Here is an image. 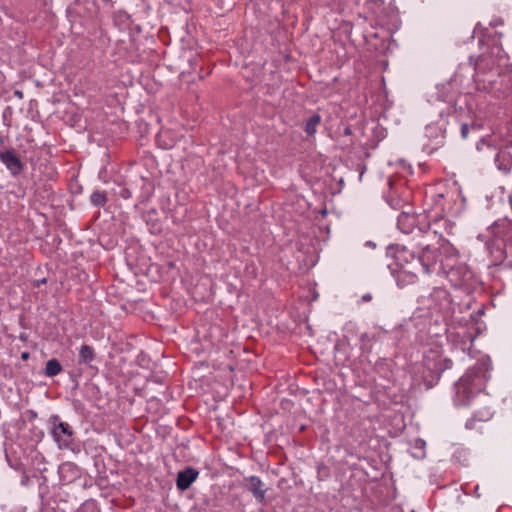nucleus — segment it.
<instances>
[{"label": "nucleus", "instance_id": "1", "mask_svg": "<svg viewBox=\"0 0 512 512\" xmlns=\"http://www.w3.org/2000/svg\"><path fill=\"white\" fill-rule=\"evenodd\" d=\"M488 378L483 365H476L467 370L455 384L454 403L457 406L468 405L472 398L485 388Z\"/></svg>", "mask_w": 512, "mask_h": 512}, {"label": "nucleus", "instance_id": "2", "mask_svg": "<svg viewBox=\"0 0 512 512\" xmlns=\"http://www.w3.org/2000/svg\"><path fill=\"white\" fill-rule=\"evenodd\" d=\"M408 250L405 247L399 249L396 253V260L400 265L399 270L396 272V282L400 288L406 287L408 285L414 284L417 281V273L420 270L415 264L412 262L411 268L404 266L401 262L406 261Z\"/></svg>", "mask_w": 512, "mask_h": 512}, {"label": "nucleus", "instance_id": "3", "mask_svg": "<svg viewBox=\"0 0 512 512\" xmlns=\"http://www.w3.org/2000/svg\"><path fill=\"white\" fill-rule=\"evenodd\" d=\"M442 269L447 274L449 281L454 286H462L467 284L471 278L472 273L468 266L464 263H458L457 265H449L448 263L442 262Z\"/></svg>", "mask_w": 512, "mask_h": 512}, {"label": "nucleus", "instance_id": "4", "mask_svg": "<svg viewBox=\"0 0 512 512\" xmlns=\"http://www.w3.org/2000/svg\"><path fill=\"white\" fill-rule=\"evenodd\" d=\"M51 433L60 449L68 448L73 442L72 428L68 423L58 421L57 416L54 418V424Z\"/></svg>", "mask_w": 512, "mask_h": 512}, {"label": "nucleus", "instance_id": "5", "mask_svg": "<svg viewBox=\"0 0 512 512\" xmlns=\"http://www.w3.org/2000/svg\"><path fill=\"white\" fill-rule=\"evenodd\" d=\"M408 255L411 257L415 266L421 269L425 274H430L434 270L437 262V255L428 245L423 248L422 253L418 257H415L409 252L407 256Z\"/></svg>", "mask_w": 512, "mask_h": 512}, {"label": "nucleus", "instance_id": "6", "mask_svg": "<svg viewBox=\"0 0 512 512\" xmlns=\"http://www.w3.org/2000/svg\"><path fill=\"white\" fill-rule=\"evenodd\" d=\"M0 160L13 175H18L22 171L23 165L12 150L1 151Z\"/></svg>", "mask_w": 512, "mask_h": 512}, {"label": "nucleus", "instance_id": "7", "mask_svg": "<svg viewBox=\"0 0 512 512\" xmlns=\"http://www.w3.org/2000/svg\"><path fill=\"white\" fill-rule=\"evenodd\" d=\"M247 489L253 494V496L260 502L265 499L267 487L257 476H250L245 479Z\"/></svg>", "mask_w": 512, "mask_h": 512}, {"label": "nucleus", "instance_id": "8", "mask_svg": "<svg viewBox=\"0 0 512 512\" xmlns=\"http://www.w3.org/2000/svg\"><path fill=\"white\" fill-rule=\"evenodd\" d=\"M198 471L193 468H187L183 471H180L177 476V487L178 489L184 491L187 490L191 484L197 479Z\"/></svg>", "mask_w": 512, "mask_h": 512}, {"label": "nucleus", "instance_id": "9", "mask_svg": "<svg viewBox=\"0 0 512 512\" xmlns=\"http://www.w3.org/2000/svg\"><path fill=\"white\" fill-rule=\"evenodd\" d=\"M95 359V351L90 345H82L79 350V362L89 364Z\"/></svg>", "mask_w": 512, "mask_h": 512}, {"label": "nucleus", "instance_id": "10", "mask_svg": "<svg viewBox=\"0 0 512 512\" xmlns=\"http://www.w3.org/2000/svg\"><path fill=\"white\" fill-rule=\"evenodd\" d=\"M495 162L499 170L506 172L512 165V158L509 154L501 152L496 155Z\"/></svg>", "mask_w": 512, "mask_h": 512}, {"label": "nucleus", "instance_id": "11", "mask_svg": "<svg viewBox=\"0 0 512 512\" xmlns=\"http://www.w3.org/2000/svg\"><path fill=\"white\" fill-rule=\"evenodd\" d=\"M62 371V366L57 359H50L47 361L45 366V375L48 377H54Z\"/></svg>", "mask_w": 512, "mask_h": 512}, {"label": "nucleus", "instance_id": "12", "mask_svg": "<svg viewBox=\"0 0 512 512\" xmlns=\"http://www.w3.org/2000/svg\"><path fill=\"white\" fill-rule=\"evenodd\" d=\"M510 129H512V124L510 125ZM485 145L488 146V147L493 146L495 148L496 147H500V148L505 147V148H507L509 146H512V140L506 141L504 143H497L493 138H489V139L482 138L480 140V142L477 144V149L479 151H481Z\"/></svg>", "mask_w": 512, "mask_h": 512}, {"label": "nucleus", "instance_id": "13", "mask_svg": "<svg viewBox=\"0 0 512 512\" xmlns=\"http://www.w3.org/2000/svg\"><path fill=\"white\" fill-rule=\"evenodd\" d=\"M321 122V117L319 114L312 115L305 123L304 130L309 135L312 136L317 131V126Z\"/></svg>", "mask_w": 512, "mask_h": 512}, {"label": "nucleus", "instance_id": "14", "mask_svg": "<svg viewBox=\"0 0 512 512\" xmlns=\"http://www.w3.org/2000/svg\"><path fill=\"white\" fill-rule=\"evenodd\" d=\"M107 201V198H106V194L102 191H95L92 195H91V202L95 205V206H104L105 203Z\"/></svg>", "mask_w": 512, "mask_h": 512}, {"label": "nucleus", "instance_id": "15", "mask_svg": "<svg viewBox=\"0 0 512 512\" xmlns=\"http://www.w3.org/2000/svg\"><path fill=\"white\" fill-rule=\"evenodd\" d=\"M425 131H426V135L428 137L443 138V133H444L443 130L437 128L434 125H427L425 128Z\"/></svg>", "mask_w": 512, "mask_h": 512}, {"label": "nucleus", "instance_id": "16", "mask_svg": "<svg viewBox=\"0 0 512 512\" xmlns=\"http://www.w3.org/2000/svg\"><path fill=\"white\" fill-rule=\"evenodd\" d=\"M414 222V217L413 216H410L409 214L407 213H402L399 217H398V225L399 227L405 232V233H408L409 231L408 230H404V228H402V226L405 224V223H409V224H412Z\"/></svg>", "mask_w": 512, "mask_h": 512}, {"label": "nucleus", "instance_id": "17", "mask_svg": "<svg viewBox=\"0 0 512 512\" xmlns=\"http://www.w3.org/2000/svg\"><path fill=\"white\" fill-rule=\"evenodd\" d=\"M73 469H74V466H73V464H71V463H64V464H62V465L59 467V471H60V473H64V472H66V471H71V470H73Z\"/></svg>", "mask_w": 512, "mask_h": 512}, {"label": "nucleus", "instance_id": "18", "mask_svg": "<svg viewBox=\"0 0 512 512\" xmlns=\"http://www.w3.org/2000/svg\"><path fill=\"white\" fill-rule=\"evenodd\" d=\"M433 295L438 298H447V292L443 289H435Z\"/></svg>", "mask_w": 512, "mask_h": 512}, {"label": "nucleus", "instance_id": "19", "mask_svg": "<svg viewBox=\"0 0 512 512\" xmlns=\"http://www.w3.org/2000/svg\"><path fill=\"white\" fill-rule=\"evenodd\" d=\"M508 253L512 255V240H510L506 245L504 249L505 257H507Z\"/></svg>", "mask_w": 512, "mask_h": 512}, {"label": "nucleus", "instance_id": "20", "mask_svg": "<svg viewBox=\"0 0 512 512\" xmlns=\"http://www.w3.org/2000/svg\"><path fill=\"white\" fill-rule=\"evenodd\" d=\"M468 131H469L468 125L467 124H463L462 127H461V134H462L463 138L467 137Z\"/></svg>", "mask_w": 512, "mask_h": 512}, {"label": "nucleus", "instance_id": "21", "mask_svg": "<svg viewBox=\"0 0 512 512\" xmlns=\"http://www.w3.org/2000/svg\"><path fill=\"white\" fill-rule=\"evenodd\" d=\"M360 339H361V342L364 344L366 340L367 341L369 340V336H368V334L365 333V334L361 335Z\"/></svg>", "mask_w": 512, "mask_h": 512}, {"label": "nucleus", "instance_id": "22", "mask_svg": "<svg viewBox=\"0 0 512 512\" xmlns=\"http://www.w3.org/2000/svg\"><path fill=\"white\" fill-rule=\"evenodd\" d=\"M491 416V413L489 411H486L485 415L480 418V420H486L489 419Z\"/></svg>", "mask_w": 512, "mask_h": 512}, {"label": "nucleus", "instance_id": "23", "mask_svg": "<svg viewBox=\"0 0 512 512\" xmlns=\"http://www.w3.org/2000/svg\"><path fill=\"white\" fill-rule=\"evenodd\" d=\"M29 357V354L27 352L23 353L22 354V358L23 359H27Z\"/></svg>", "mask_w": 512, "mask_h": 512}, {"label": "nucleus", "instance_id": "24", "mask_svg": "<svg viewBox=\"0 0 512 512\" xmlns=\"http://www.w3.org/2000/svg\"><path fill=\"white\" fill-rule=\"evenodd\" d=\"M363 298H364V300H369L371 297L370 296H364Z\"/></svg>", "mask_w": 512, "mask_h": 512}, {"label": "nucleus", "instance_id": "25", "mask_svg": "<svg viewBox=\"0 0 512 512\" xmlns=\"http://www.w3.org/2000/svg\"><path fill=\"white\" fill-rule=\"evenodd\" d=\"M367 245H369V246H375V245H374L373 243H371V242H367Z\"/></svg>", "mask_w": 512, "mask_h": 512}, {"label": "nucleus", "instance_id": "26", "mask_svg": "<svg viewBox=\"0 0 512 512\" xmlns=\"http://www.w3.org/2000/svg\"><path fill=\"white\" fill-rule=\"evenodd\" d=\"M45 282H46V279H42V280L40 281V284H43V283H45Z\"/></svg>", "mask_w": 512, "mask_h": 512}]
</instances>
